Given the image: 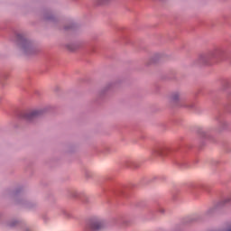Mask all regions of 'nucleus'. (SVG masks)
Segmentation results:
<instances>
[{
  "label": "nucleus",
  "mask_w": 231,
  "mask_h": 231,
  "mask_svg": "<svg viewBox=\"0 0 231 231\" xmlns=\"http://www.w3.org/2000/svg\"><path fill=\"white\" fill-rule=\"evenodd\" d=\"M165 57H167V55L163 53H155L145 63V66H151L152 64H158V62H162V60L165 59Z\"/></svg>",
  "instance_id": "nucleus-15"
},
{
  "label": "nucleus",
  "mask_w": 231,
  "mask_h": 231,
  "mask_svg": "<svg viewBox=\"0 0 231 231\" xmlns=\"http://www.w3.org/2000/svg\"><path fill=\"white\" fill-rule=\"evenodd\" d=\"M24 224V221L17 219V218H12L6 222V225L9 228H22L23 225Z\"/></svg>",
  "instance_id": "nucleus-17"
},
{
  "label": "nucleus",
  "mask_w": 231,
  "mask_h": 231,
  "mask_svg": "<svg viewBox=\"0 0 231 231\" xmlns=\"http://www.w3.org/2000/svg\"><path fill=\"white\" fill-rule=\"evenodd\" d=\"M173 199H176V197L173 195Z\"/></svg>",
  "instance_id": "nucleus-38"
},
{
  "label": "nucleus",
  "mask_w": 231,
  "mask_h": 231,
  "mask_svg": "<svg viewBox=\"0 0 231 231\" xmlns=\"http://www.w3.org/2000/svg\"><path fill=\"white\" fill-rule=\"evenodd\" d=\"M60 213H61L62 216H64L65 217H68V218L71 217V213H69V211H68V210L65 209V208H62V209L60 210Z\"/></svg>",
  "instance_id": "nucleus-28"
},
{
  "label": "nucleus",
  "mask_w": 231,
  "mask_h": 231,
  "mask_svg": "<svg viewBox=\"0 0 231 231\" xmlns=\"http://www.w3.org/2000/svg\"><path fill=\"white\" fill-rule=\"evenodd\" d=\"M158 180V177L152 176L149 178H143V185H149V183H154Z\"/></svg>",
  "instance_id": "nucleus-23"
},
{
  "label": "nucleus",
  "mask_w": 231,
  "mask_h": 231,
  "mask_svg": "<svg viewBox=\"0 0 231 231\" xmlns=\"http://www.w3.org/2000/svg\"><path fill=\"white\" fill-rule=\"evenodd\" d=\"M170 106L171 107H186V109L198 113V106L190 101L183 100V94L180 91H174L171 94Z\"/></svg>",
  "instance_id": "nucleus-9"
},
{
  "label": "nucleus",
  "mask_w": 231,
  "mask_h": 231,
  "mask_svg": "<svg viewBox=\"0 0 231 231\" xmlns=\"http://www.w3.org/2000/svg\"><path fill=\"white\" fill-rule=\"evenodd\" d=\"M137 207H140V204H137Z\"/></svg>",
  "instance_id": "nucleus-40"
},
{
  "label": "nucleus",
  "mask_w": 231,
  "mask_h": 231,
  "mask_svg": "<svg viewBox=\"0 0 231 231\" xmlns=\"http://www.w3.org/2000/svg\"><path fill=\"white\" fill-rule=\"evenodd\" d=\"M140 162L127 160L124 162V166L127 169H140Z\"/></svg>",
  "instance_id": "nucleus-18"
},
{
  "label": "nucleus",
  "mask_w": 231,
  "mask_h": 231,
  "mask_svg": "<svg viewBox=\"0 0 231 231\" xmlns=\"http://www.w3.org/2000/svg\"><path fill=\"white\" fill-rule=\"evenodd\" d=\"M175 124H177V125H180V120L175 121Z\"/></svg>",
  "instance_id": "nucleus-34"
},
{
  "label": "nucleus",
  "mask_w": 231,
  "mask_h": 231,
  "mask_svg": "<svg viewBox=\"0 0 231 231\" xmlns=\"http://www.w3.org/2000/svg\"><path fill=\"white\" fill-rule=\"evenodd\" d=\"M3 217V213L0 212V218Z\"/></svg>",
  "instance_id": "nucleus-37"
},
{
  "label": "nucleus",
  "mask_w": 231,
  "mask_h": 231,
  "mask_svg": "<svg viewBox=\"0 0 231 231\" xmlns=\"http://www.w3.org/2000/svg\"><path fill=\"white\" fill-rule=\"evenodd\" d=\"M225 87H226V88H230V82L226 81V82H225Z\"/></svg>",
  "instance_id": "nucleus-33"
},
{
  "label": "nucleus",
  "mask_w": 231,
  "mask_h": 231,
  "mask_svg": "<svg viewBox=\"0 0 231 231\" xmlns=\"http://www.w3.org/2000/svg\"><path fill=\"white\" fill-rule=\"evenodd\" d=\"M192 149L190 144H179L175 147H169L166 145H159L152 150L153 156H160L161 158H168L174 165L180 169H187L189 162H187V152Z\"/></svg>",
  "instance_id": "nucleus-1"
},
{
  "label": "nucleus",
  "mask_w": 231,
  "mask_h": 231,
  "mask_svg": "<svg viewBox=\"0 0 231 231\" xmlns=\"http://www.w3.org/2000/svg\"><path fill=\"white\" fill-rule=\"evenodd\" d=\"M65 151L69 154H71V152H75L77 151V145H75V144H67L65 146Z\"/></svg>",
  "instance_id": "nucleus-24"
},
{
  "label": "nucleus",
  "mask_w": 231,
  "mask_h": 231,
  "mask_svg": "<svg viewBox=\"0 0 231 231\" xmlns=\"http://www.w3.org/2000/svg\"><path fill=\"white\" fill-rule=\"evenodd\" d=\"M226 100L227 104L224 105V109L227 113H231V91L226 92Z\"/></svg>",
  "instance_id": "nucleus-21"
},
{
  "label": "nucleus",
  "mask_w": 231,
  "mask_h": 231,
  "mask_svg": "<svg viewBox=\"0 0 231 231\" xmlns=\"http://www.w3.org/2000/svg\"><path fill=\"white\" fill-rule=\"evenodd\" d=\"M84 174H85L86 180H90V178L93 176L91 171H89L88 170H85L84 171Z\"/></svg>",
  "instance_id": "nucleus-30"
},
{
  "label": "nucleus",
  "mask_w": 231,
  "mask_h": 231,
  "mask_svg": "<svg viewBox=\"0 0 231 231\" xmlns=\"http://www.w3.org/2000/svg\"><path fill=\"white\" fill-rule=\"evenodd\" d=\"M94 152L96 154H111V152H115V150L109 146H96L94 148Z\"/></svg>",
  "instance_id": "nucleus-16"
},
{
  "label": "nucleus",
  "mask_w": 231,
  "mask_h": 231,
  "mask_svg": "<svg viewBox=\"0 0 231 231\" xmlns=\"http://www.w3.org/2000/svg\"><path fill=\"white\" fill-rule=\"evenodd\" d=\"M157 180H159V181H165L167 180V177L160 176V177H157Z\"/></svg>",
  "instance_id": "nucleus-32"
},
{
  "label": "nucleus",
  "mask_w": 231,
  "mask_h": 231,
  "mask_svg": "<svg viewBox=\"0 0 231 231\" xmlns=\"http://www.w3.org/2000/svg\"><path fill=\"white\" fill-rule=\"evenodd\" d=\"M198 221H201V217L200 215H193L186 220V223L190 224V223H198Z\"/></svg>",
  "instance_id": "nucleus-22"
},
{
  "label": "nucleus",
  "mask_w": 231,
  "mask_h": 231,
  "mask_svg": "<svg viewBox=\"0 0 231 231\" xmlns=\"http://www.w3.org/2000/svg\"><path fill=\"white\" fill-rule=\"evenodd\" d=\"M198 162H199V161H198V160H195V161H194V163H198Z\"/></svg>",
  "instance_id": "nucleus-36"
},
{
  "label": "nucleus",
  "mask_w": 231,
  "mask_h": 231,
  "mask_svg": "<svg viewBox=\"0 0 231 231\" xmlns=\"http://www.w3.org/2000/svg\"><path fill=\"white\" fill-rule=\"evenodd\" d=\"M99 185L106 196H113L116 201H125L131 196V188L118 185L111 175L101 179Z\"/></svg>",
  "instance_id": "nucleus-3"
},
{
  "label": "nucleus",
  "mask_w": 231,
  "mask_h": 231,
  "mask_svg": "<svg viewBox=\"0 0 231 231\" xmlns=\"http://www.w3.org/2000/svg\"><path fill=\"white\" fill-rule=\"evenodd\" d=\"M154 212H160L161 214H165V209L159 208L158 209L154 210V209H150L149 213L150 214H154Z\"/></svg>",
  "instance_id": "nucleus-29"
},
{
  "label": "nucleus",
  "mask_w": 231,
  "mask_h": 231,
  "mask_svg": "<svg viewBox=\"0 0 231 231\" xmlns=\"http://www.w3.org/2000/svg\"><path fill=\"white\" fill-rule=\"evenodd\" d=\"M106 228V220L98 217H92L87 222L84 231H102Z\"/></svg>",
  "instance_id": "nucleus-11"
},
{
  "label": "nucleus",
  "mask_w": 231,
  "mask_h": 231,
  "mask_svg": "<svg viewBox=\"0 0 231 231\" xmlns=\"http://www.w3.org/2000/svg\"><path fill=\"white\" fill-rule=\"evenodd\" d=\"M221 164L220 161L217 160H211L209 162V166L211 168V171L213 174H217V167Z\"/></svg>",
  "instance_id": "nucleus-20"
},
{
  "label": "nucleus",
  "mask_w": 231,
  "mask_h": 231,
  "mask_svg": "<svg viewBox=\"0 0 231 231\" xmlns=\"http://www.w3.org/2000/svg\"><path fill=\"white\" fill-rule=\"evenodd\" d=\"M51 106H45L43 108L32 110L29 112H20L17 115L18 120L23 124L33 125L39 122V118H42L44 115L51 113Z\"/></svg>",
  "instance_id": "nucleus-8"
},
{
  "label": "nucleus",
  "mask_w": 231,
  "mask_h": 231,
  "mask_svg": "<svg viewBox=\"0 0 231 231\" xmlns=\"http://www.w3.org/2000/svg\"><path fill=\"white\" fill-rule=\"evenodd\" d=\"M227 60L231 64V47L217 48L208 52H204L192 62V66H212L217 62Z\"/></svg>",
  "instance_id": "nucleus-4"
},
{
  "label": "nucleus",
  "mask_w": 231,
  "mask_h": 231,
  "mask_svg": "<svg viewBox=\"0 0 231 231\" xmlns=\"http://www.w3.org/2000/svg\"><path fill=\"white\" fill-rule=\"evenodd\" d=\"M12 41L15 48L20 53H23V55L30 57L39 53V43L28 37L24 32H14Z\"/></svg>",
  "instance_id": "nucleus-5"
},
{
  "label": "nucleus",
  "mask_w": 231,
  "mask_h": 231,
  "mask_svg": "<svg viewBox=\"0 0 231 231\" xmlns=\"http://www.w3.org/2000/svg\"><path fill=\"white\" fill-rule=\"evenodd\" d=\"M159 1H165V0H159Z\"/></svg>",
  "instance_id": "nucleus-41"
},
{
  "label": "nucleus",
  "mask_w": 231,
  "mask_h": 231,
  "mask_svg": "<svg viewBox=\"0 0 231 231\" xmlns=\"http://www.w3.org/2000/svg\"><path fill=\"white\" fill-rule=\"evenodd\" d=\"M22 231H34L33 227L28 224H26V222H23V225H22Z\"/></svg>",
  "instance_id": "nucleus-26"
},
{
  "label": "nucleus",
  "mask_w": 231,
  "mask_h": 231,
  "mask_svg": "<svg viewBox=\"0 0 231 231\" xmlns=\"http://www.w3.org/2000/svg\"><path fill=\"white\" fill-rule=\"evenodd\" d=\"M226 231H231V228H230V229H227Z\"/></svg>",
  "instance_id": "nucleus-39"
},
{
  "label": "nucleus",
  "mask_w": 231,
  "mask_h": 231,
  "mask_svg": "<svg viewBox=\"0 0 231 231\" xmlns=\"http://www.w3.org/2000/svg\"><path fill=\"white\" fill-rule=\"evenodd\" d=\"M55 91H59V87H57V88H55Z\"/></svg>",
  "instance_id": "nucleus-35"
},
{
  "label": "nucleus",
  "mask_w": 231,
  "mask_h": 231,
  "mask_svg": "<svg viewBox=\"0 0 231 231\" xmlns=\"http://www.w3.org/2000/svg\"><path fill=\"white\" fill-rule=\"evenodd\" d=\"M42 19L45 23H49V24H51L58 30H60V32H77L80 26L74 19H69L67 21L65 25H60V18L57 14H55V12L51 9H43L42 14Z\"/></svg>",
  "instance_id": "nucleus-6"
},
{
  "label": "nucleus",
  "mask_w": 231,
  "mask_h": 231,
  "mask_svg": "<svg viewBox=\"0 0 231 231\" xmlns=\"http://www.w3.org/2000/svg\"><path fill=\"white\" fill-rule=\"evenodd\" d=\"M42 219H43L44 223H48V221H50V217L43 215Z\"/></svg>",
  "instance_id": "nucleus-31"
},
{
  "label": "nucleus",
  "mask_w": 231,
  "mask_h": 231,
  "mask_svg": "<svg viewBox=\"0 0 231 231\" xmlns=\"http://www.w3.org/2000/svg\"><path fill=\"white\" fill-rule=\"evenodd\" d=\"M8 79V73L4 72L0 74V84L1 86L5 87V80Z\"/></svg>",
  "instance_id": "nucleus-25"
},
{
  "label": "nucleus",
  "mask_w": 231,
  "mask_h": 231,
  "mask_svg": "<svg viewBox=\"0 0 231 231\" xmlns=\"http://www.w3.org/2000/svg\"><path fill=\"white\" fill-rule=\"evenodd\" d=\"M198 189H201L204 190V192H207V194H210V186L207 184H196V183H189L186 186V190L189 192V194H191L193 198H198Z\"/></svg>",
  "instance_id": "nucleus-13"
},
{
  "label": "nucleus",
  "mask_w": 231,
  "mask_h": 231,
  "mask_svg": "<svg viewBox=\"0 0 231 231\" xmlns=\"http://www.w3.org/2000/svg\"><path fill=\"white\" fill-rule=\"evenodd\" d=\"M23 186H18L14 189H6L3 191V197L4 198H11V199H14L15 205H19L20 207H23V208H29V210H35L37 207H39V203L29 200L23 195Z\"/></svg>",
  "instance_id": "nucleus-7"
},
{
  "label": "nucleus",
  "mask_w": 231,
  "mask_h": 231,
  "mask_svg": "<svg viewBox=\"0 0 231 231\" xmlns=\"http://www.w3.org/2000/svg\"><path fill=\"white\" fill-rule=\"evenodd\" d=\"M109 1L112 0H95V5H97V6H102V5H106Z\"/></svg>",
  "instance_id": "nucleus-27"
},
{
  "label": "nucleus",
  "mask_w": 231,
  "mask_h": 231,
  "mask_svg": "<svg viewBox=\"0 0 231 231\" xmlns=\"http://www.w3.org/2000/svg\"><path fill=\"white\" fill-rule=\"evenodd\" d=\"M124 82V79L122 78H118L108 84L106 85L105 88H103L99 93H98V98L99 100H104V98H107L115 89H118L120 86H122V83Z\"/></svg>",
  "instance_id": "nucleus-10"
},
{
  "label": "nucleus",
  "mask_w": 231,
  "mask_h": 231,
  "mask_svg": "<svg viewBox=\"0 0 231 231\" xmlns=\"http://www.w3.org/2000/svg\"><path fill=\"white\" fill-rule=\"evenodd\" d=\"M66 50L69 51H77V50L84 49L87 51H95V48L93 46L88 45L86 42L82 41L72 42L65 44Z\"/></svg>",
  "instance_id": "nucleus-12"
},
{
  "label": "nucleus",
  "mask_w": 231,
  "mask_h": 231,
  "mask_svg": "<svg viewBox=\"0 0 231 231\" xmlns=\"http://www.w3.org/2000/svg\"><path fill=\"white\" fill-rule=\"evenodd\" d=\"M68 196L69 198H73L74 199H79V201H82L84 205H88L89 203V198L84 191H77L75 189H69L68 191Z\"/></svg>",
  "instance_id": "nucleus-14"
},
{
  "label": "nucleus",
  "mask_w": 231,
  "mask_h": 231,
  "mask_svg": "<svg viewBox=\"0 0 231 231\" xmlns=\"http://www.w3.org/2000/svg\"><path fill=\"white\" fill-rule=\"evenodd\" d=\"M215 120L217 125L215 127H209L203 129L201 127L197 128V134H199V147H204L207 145V142H216L217 134H223L230 129V124L225 119L223 112L218 111L215 115Z\"/></svg>",
  "instance_id": "nucleus-2"
},
{
  "label": "nucleus",
  "mask_w": 231,
  "mask_h": 231,
  "mask_svg": "<svg viewBox=\"0 0 231 231\" xmlns=\"http://www.w3.org/2000/svg\"><path fill=\"white\" fill-rule=\"evenodd\" d=\"M112 223L117 226L127 225V220L123 216H117L112 218Z\"/></svg>",
  "instance_id": "nucleus-19"
}]
</instances>
